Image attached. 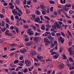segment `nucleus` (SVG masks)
<instances>
[{
  "instance_id": "23",
  "label": "nucleus",
  "mask_w": 74,
  "mask_h": 74,
  "mask_svg": "<svg viewBox=\"0 0 74 74\" xmlns=\"http://www.w3.org/2000/svg\"><path fill=\"white\" fill-rule=\"evenodd\" d=\"M71 6V5L70 4H68V5L67 4H66L65 5V7H70Z\"/></svg>"
},
{
  "instance_id": "50",
  "label": "nucleus",
  "mask_w": 74,
  "mask_h": 74,
  "mask_svg": "<svg viewBox=\"0 0 74 74\" xmlns=\"http://www.w3.org/2000/svg\"><path fill=\"white\" fill-rule=\"evenodd\" d=\"M32 16V17H33V18H34H34H35V17H36V16L34 14H32L31 15Z\"/></svg>"
},
{
  "instance_id": "25",
  "label": "nucleus",
  "mask_w": 74,
  "mask_h": 74,
  "mask_svg": "<svg viewBox=\"0 0 74 74\" xmlns=\"http://www.w3.org/2000/svg\"><path fill=\"white\" fill-rule=\"evenodd\" d=\"M23 27H24V29H27L29 28V26L28 25H24Z\"/></svg>"
},
{
  "instance_id": "7",
  "label": "nucleus",
  "mask_w": 74,
  "mask_h": 74,
  "mask_svg": "<svg viewBox=\"0 0 74 74\" xmlns=\"http://www.w3.org/2000/svg\"><path fill=\"white\" fill-rule=\"evenodd\" d=\"M5 35H7V36H12V34L9 33V31H8V30H6L5 32Z\"/></svg>"
},
{
  "instance_id": "9",
  "label": "nucleus",
  "mask_w": 74,
  "mask_h": 74,
  "mask_svg": "<svg viewBox=\"0 0 74 74\" xmlns=\"http://www.w3.org/2000/svg\"><path fill=\"white\" fill-rule=\"evenodd\" d=\"M30 52L31 56H32L33 55H36V52L34 50Z\"/></svg>"
},
{
  "instance_id": "20",
  "label": "nucleus",
  "mask_w": 74,
  "mask_h": 74,
  "mask_svg": "<svg viewBox=\"0 0 74 74\" xmlns=\"http://www.w3.org/2000/svg\"><path fill=\"white\" fill-rule=\"evenodd\" d=\"M36 14L38 15H40V13L38 10H36Z\"/></svg>"
},
{
  "instance_id": "4",
  "label": "nucleus",
  "mask_w": 74,
  "mask_h": 74,
  "mask_svg": "<svg viewBox=\"0 0 74 74\" xmlns=\"http://www.w3.org/2000/svg\"><path fill=\"white\" fill-rule=\"evenodd\" d=\"M47 38L50 40V41H49V44H52L54 41L53 38L51 37V36H49L47 37Z\"/></svg>"
},
{
  "instance_id": "36",
  "label": "nucleus",
  "mask_w": 74,
  "mask_h": 74,
  "mask_svg": "<svg viewBox=\"0 0 74 74\" xmlns=\"http://www.w3.org/2000/svg\"><path fill=\"white\" fill-rule=\"evenodd\" d=\"M49 3H51V4H55V2L53 1H50Z\"/></svg>"
},
{
  "instance_id": "42",
  "label": "nucleus",
  "mask_w": 74,
  "mask_h": 74,
  "mask_svg": "<svg viewBox=\"0 0 74 74\" xmlns=\"http://www.w3.org/2000/svg\"><path fill=\"white\" fill-rule=\"evenodd\" d=\"M31 3H32V2L30 1H27V4L28 5H30Z\"/></svg>"
},
{
  "instance_id": "30",
  "label": "nucleus",
  "mask_w": 74,
  "mask_h": 74,
  "mask_svg": "<svg viewBox=\"0 0 74 74\" xmlns=\"http://www.w3.org/2000/svg\"><path fill=\"white\" fill-rule=\"evenodd\" d=\"M46 25L47 28H51V25L49 24H47Z\"/></svg>"
},
{
  "instance_id": "63",
  "label": "nucleus",
  "mask_w": 74,
  "mask_h": 74,
  "mask_svg": "<svg viewBox=\"0 0 74 74\" xmlns=\"http://www.w3.org/2000/svg\"><path fill=\"white\" fill-rule=\"evenodd\" d=\"M34 60L35 61V62H38V59L36 58H35L34 59Z\"/></svg>"
},
{
  "instance_id": "34",
  "label": "nucleus",
  "mask_w": 74,
  "mask_h": 74,
  "mask_svg": "<svg viewBox=\"0 0 74 74\" xmlns=\"http://www.w3.org/2000/svg\"><path fill=\"white\" fill-rule=\"evenodd\" d=\"M55 33L54 32H51V34L52 36H55Z\"/></svg>"
},
{
  "instance_id": "8",
  "label": "nucleus",
  "mask_w": 74,
  "mask_h": 74,
  "mask_svg": "<svg viewBox=\"0 0 74 74\" xmlns=\"http://www.w3.org/2000/svg\"><path fill=\"white\" fill-rule=\"evenodd\" d=\"M69 51L70 53V55H74V52H73V51L71 49V48H69Z\"/></svg>"
},
{
  "instance_id": "59",
  "label": "nucleus",
  "mask_w": 74,
  "mask_h": 74,
  "mask_svg": "<svg viewBox=\"0 0 74 74\" xmlns=\"http://www.w3.org/2000/svg\"><path fill=\"white\" fill-rule=\"evenodd\" d=\"M26 2H27V1H26V0H25L24 1V2L23 3V4L24 5H25V4H26Z\"/></svg>"
},
{
  "instance_id": "52",
  "label": "nucleus",
  "mask_w": 74,
  "mask_h": 74,
  "mask_svg": "<svg viewBox=\"0 0 74 74\" xmlns=\"http://www.w3.org/2000/svg\"><path fill=\"white\" fill-rule=\"evenodd\" d=\"M42 14L43 15H46V13L45 12L44 10H42Z\"/></svg>"
},
{
  "instance_id": "48",
  "label": "nucleus",
  "mask_w": 74,
  "mask_h": 74,
  "mask_svg": "<svg viewBox=\"0 0 74 74\" xmlns=\"http://www.w3.org/2000/svg\"><path fill=\"white\" fill-rule=\"evenodd\" d=\"M51 46L52 48H53V47H54V44L53 43H51Z\"/></svg>"
},
{
  "instance_id": "47",
  "label": "nucleus",
  "mask_w": 74,
  "mask_h": 74,
  "mask_svg": "<svg viewBox=\"0 0 74 74\" xmlns=\"http://www.w3.org/2000/svg\"><path fill=\"white\" fill-rule=\"evenodd\" d=\"M54 44L55 45L56 44V45H57V44H58V43L57 41L56 40H55L54 41Z\"/></svg>"
},
{
  "instance_id": "53",
  "label": "nucleus",
  "mask_w": 74,
  "mask_h": 74,
  "mask_svg": "<svg viewBox=\"0 0 74 74\" xmlns=\"http://www.w3.org/2000/svg\"><path fill=\"white\" fill-rule=\"evenodd\" d=\"M43 8L44 11H46V9H47V7L45 6L44 7H44Z\"/></svg>"
},
{
  "instance_id": "28",
  "label": "nucleus",
  "mask_w": 74,
  "mask_h": 74,
  "mask_svg": "<svg viewBox=\"0 0 74 74\" xmlns=\"http://www.w3.org/2000/svg\"><path fill=\"white\" fill-rule=\"evenodd\" d=\"M14 64H15L16 63H19V61L18 60H16L14 61Z\"/></svg>"
},
{
  "instance_id": "40",
  "label": "nucleus",
  "mask_w": 74,
  "mask_h": 74,
  "mask_svg": "<svg viewBox=\"0 0 74 74\" xmlns=\"http://www.w3.org/2000/svg\"><path fill=\"white\" fill-rule=\"evenodd\" d=\"M69 12L70 14H72L74 13V12L73 11L71 10Z\"/></svg>"
},
{
  "instance_id": "29",
  "label": "nucleus",
  "mask_w": 74,
  "mask_h": 74,
  "mask_svg": "<svg viewBox=\"0 0 74 74\" xmlns=\"http://www.w3.org/2000/svg\"><path fill=\"white\" fill-rule=\"evenodd\" d=\"M27 51V50H26V49H24L22 50V53H25V52H26V51Z\"/></svg>"
},
{
  "instance_id": "56",
  "label": "nucleus",
  "mask_w": 74,
  "mask_h": 74,
  "mask_svg": "<svg viewBox=\"0 0 74 74\" xmlns=\"http://www.w3.org/2000/svg\"><path fill=\"white\" fill-rule=\"evenodd\" d=\"M8 26H9V25L8 24L6 23V27L7 28H8V29H9V27H8Z\"/></svg>"
},
{
  "instance_id": "11",
  "label": "nucleus",
  "mask_w": 74,
  "mask_h": 74,
  "mask_svg": "<svg viewBox=\"0 0 74 74\" xmlns=\"http://www.w3.org/2000/svg\"><path fill=\"white\" fill-rule=\"evenodd\" d=\"M12 12L14 14V15H16L17 14H18V12L17 11V10H16V9H13L12 10Z\"/></svg>"
},
{
  "instance_id": "37",
  "label": "nucleus",
  "mask_w": 74,
  "mask_h": 74,
  "mask_svg": "<svg viewBox=\"0 0 74 74\" xmlns=\"http://www.w3.org/2000/svg\"><path fill=\"white\" fill-rule=\"evenodd\" d=\"M44 18H45V19H47L48 20H49V21H50V19H49V18H48V16H45Z\"/></svg>"
},
{
  "instance_id": "33",
  "label": "nucleus",
  "mask_w": 74,
  "mask_h": 74,
  "mask_svg": "<svg viewBox=\"0 0 74 74\" xmlns=\"http://www.w3.org/2000/svg\"><path fill=\"white\" fill-rule=\"evenodd\" d=\"M27 71H28V70H27V69L26 68L24 70L23 72L24 73H26V72H27Z\"/></svg>"
},
{
  "instance_id": "58",
  "label": "nucleus",
  "mask_w": 74,
  "mask_h": 74,
  "mask_svg": "<svg viewBox=\"0 0 74 74\" xmlns=\"http://www.w3.org/2000/svg\"><path fill=\"white\" fill-rule=\"evenodd\" d=\"M58 23L60 24V26L62 24H63V23L61 21H58Z\"/></svg>"
},
{
  "instance_id": "10",
  "label": "nucleus",
  "mask_w": 74,
  "mask_h": 74,
  "mask_svg": "<svg viewBox=\"0 0 74 74\" xmlns=\"http://www.w3.org/2000/svg\"><path fill=\"white\" fill-rule=\"evenodd\" d=\"M54 26H55L56 27H57L58 29L60 28V26H59V23H58L57 22H56L54 23Z\"/></svg>"
},
{
  "instance_id": "55",
  "label": "nucleus",
  "mask_w": 74,
  "mask_h": 74,
  "mask_svg": "<svg viewBox=\"0 0 74 74\" xmlns=\"http://www.w3.org/2000/svg\"><path fill=\"white\" fill-rule=\"evenodd\" d=\"M20 60H22L23 59V56H21L19 58Z\"/></svg>"
},
{
  "instance_id": "32",
  "label": "nucleus",
  "mask_w": 74,
  "mask_h": 74,
  "mask_svg": "<svg viewBox=\"0 0 74 74\" xmlns=\"http://www.w3.org/2000/svg\"><path fill=\"white\" fill-rule=\"evenodd\" d=\"M69 60L70 61V62H74V60L71 58H69Z\"/></svg>"
},
{
  "instance_id": "5",
  "label": "nucleus",
  "mask_w": 74,
  "mask_h": 74,
  "mask_svg": "<svg viewBox=\"0 0 74 74\" xmlns=\"http://www.w3.org/2000/svg\"><path fill=\"white\" fill-rule=\"evenodd\" d=\"M44 41L45 42V45H48L49 43V41H48V39L47 38H44Z\"/></svg>"
},
{
  "instance_id": "6",
  "label": "nucleus",
  "mask_w": 74,
  "mask_h": 74,
  "mask_svg": "<svg viewBox=\"0 0 74 74\" xmlns=\"http://www.w3.org/2000/svg\"><path fill=\"white\" fill-rule=\"evenodd\" d=\"M40 37H36L33 39L34 41L35 42V43H37L40 40Z\"/></svg>"
},
{
  "instance_id": "27",
  "label": "nucleus",
  "mask_w": 74,
  "mask_h": 74,
  "mask_svg": "<svg viewBox=\"0 0 74 74\" xmlns=\"http://www.w3.org/2000/svg\"><path fill=\"white\" fill-rule=\"evenodd\" d=\"M63 59H66L67 58L64 54H63Z\"/></svg>"
},
{
  "instance_id": "21",
  "label": "nucleus",
  "mask_w": 74,
  "mask_h": 74,
  "mask_svg": "<svg viewBox=\"0 0 74 74\" xmlns=\"http://www.w3.org/2000/svg\"><path fill=\"white\" fill-rule=\"evenodd\" d=\"M53 56V58L55 59H56L58 58V57L59 56V55L56 54V55L54 56Z\"/></svg>"
},
{
  "instance_id": "54",
  "label": "nucleus",
  "mask_w": 74,
  "mask_h": 74,
  "mask_svg": "<svg viewBox=\"0 0 74 74\" xmlns=\"http://www.w3.org/2000/svg\"><path fill=\"white\" fill-rule=\"evenodd\" d=\"M25 41H26V42L29 41V38H26L25 39Z\"/></svg>"
},
{
  "instance_id": "2",
  "label": "nucleus",
  "mask_w": 74,
  "mask_h": 74,
  "mask_svg": "<svg viewBox=\"0 0 74 74\" xmlns=\"http://www.w3.org/2000/svg\"><path fill=\"white\" fill-rule=\"evenodd\" d=\"M31 28L28 29H27V33L29 35H33L34 34V32L33 31H31Z\"/></svg>"
},
{
  "instance_id": "13",
  "label": "nucleus",
  "mask_w": 74,
  "mask_h": 74,
  "mask_svg": "<svg viewBox=\"0 0 74 74\" xmlns=\"http://www.w3.org/2000/svg\"><path fill=\"white\" fill-rule=\"evenodd\" d=\"M32 44V41L29 42L27 43H26L25 45L27 46V45H31Z\"/></svg>"
},
{
  "instance_id": "12",
  "label": "nucleus",
  "mask_w": 74,
  "mask_h": 74,
  "mask_svg": "<svg viewBox=\"0 0 74 74\" xmlns=\"http://www.w3.org/2000/svg\"><path fill=\"white\" fill-rule=\"evenodd\" d=\"M63 66L64 65L63 64H61V65H59L58 66V67L59 68V69H63Z\"/></svg>"
},
{
  "instance_id": "35",
  "label": "nucleus",
  "mask_w": 74,
  "mask_h": 74,
  "mask_svg": "<svg viewBox=\"0 0 74 74\" xmlns=\"http://www.w3.org/2000/svg\"><path fill=\"white\" fill-rule=\"evenodd\" d=\"M14 5H12L10 7V8L11 9H14Z\"/></svg>"
},
{
  "instance_id": "61",
  "label": "nucleus",
  "mask_w": 74,
  "mask_h": 74,
  "mask_svg": "<svg viewBox=\"0 0 74 74\" xmlns=\"http://www.w3.org/2000/svg\"><path fill=\"white\" fill-rule=\"evenodd\" d=\"M14 28H15V27H14L13 26H12V27H11L10 28V29H12V30H13Z\"/></svg>"
},
{
  "instance_id": "41",
  "label": "nucleus",
  "mask_w": 74,
  "mask_h": 74,
  "mask_svg": "<svg viewBox=\"0 0 74 74\" xmlns=\"http://www.w3.org/2000/svg\"><path fill=\"white\" fill-rule=\"evenodd\" d=\"M61 34L62 36H64V37H65V34H64V33L63 32H61Z\"/></svg>"
},
{
  "instance_id": "38",
  "label": "nucleus",
  "mask_w": 74,
  "mask_h": 74,
  "mask_svg": "<svg viewBox=\"0 0 74 74\" xmlns=\"http://www.w3.org/2000/svg\"><path fill=\"white\" fill-rule=\"evenodd\" d=\"M34 65H35L36 66H40V63H34Z\"/></svg>"
},
{
  "instance_id": "44",
  "label": "nucleus",
  "mask_w": 74,
  "mask_h": 74,
  "mask_svg": "<svg viewBox=\"0 0 74 74\" xmlns=\"http://www.w3.org/2000/svg\"><path fill=\"white\" fill-rule=\"evenodd\" d=\"M18 74H23V72H21V71H18L17 72Z\"/></svg>"
},
{
  "instance_id": "49",
  "label": "nucleus",
  "mask_w": 74,
  "mask_h": 74,
  "mask_svg": "<svg viewBox=\"0 0 74 74\" xmlns=\"http://www.w3.org/2000/svg\"><path fill=\"white\" fill-rule=\"evenodd\" d=\"M51 31H53V32H54V33H56V32H57V31H55V30H54V29H52V28H51Z\"/></svg>"
},
{
  "instance_id": "22",
  "label": "nucleus",
  "mask_w": 74,
  "mask_h": 74,
  "mask_svg": "<svg viewBox=\"0 0 74 74\" xmlns=\"http://www.w3.org/2000/svg\"><path fill=\"white\" fill-rule=\"evenodd\" d=\"M14 45H15V43H13L9 47V49H10V47L11 48H12L13 47V46H14Z\"/></svg>"
},
{
  "instance_id": "31",
  "label": "nucleus",
  "mask_w": 74,
  "mask_h": 74,
  "mask_svg": "<svg viewBox=\"0 0 74 74\" xmlns=\"http://www.w3.org/2000/svg\"><path fill=\"white\" fill-rule=\"evenodd\" d=\"M4 17V16L3 15L1 14H0V18H3Z\"/></svg>"
},
{
  "instance_id": "24",
  "label": "nucleus",
  "mask_w": 74,
  "mask_h": 74,
  "mask_svg": "<svg viewBox=\"0 0 74 74\" xmlns=\"http://www.w3.org/2000/svg\"><path fill=\"white\" fill-rule=\"evenodd\" d=\"M0 29H1L2 30V32H5V30H6L5 28L2 29L1 28V27H0Z\"/></svg>"
},
{
  "instance_id": "39",
  "label": "nucleus",
  "mask_w": 74,
  "mask_h": 74,
  "mask_svg": "<svg viewBox=\"0 0 74 74\" xmlns=\"http://www.w3.org/2000/svg\"><path fill=\"white\" fill-rule=\"evenodd\" d=\"M40 8H44V5H43L40 4Z\"/></svg>"
},
{
  "instance_id": "64",
  "label": "nucleus",
  "mask_w": 74,
  "mask_h": 74,
  "mask_svg": "<svg viewBox=\"0 0 74 74\" xmlns=\"http://www.w3.org/2000/svg\"><path fill=\"white\" fill-rule=\"evenodd\" d=\"M11 19L12 21H14V16H11Z\"/></svg>"
},
{
  "instance_id": "14",
  "label": "nucleus",
  "mask_w": 74,
  "mask_h": 74,
  "mask_svg": "<svg viewBox=\"0 0 74 74\" xmlns=\"http://www.w3.org/2000/svg\"><path fill=\"white\" fill-rule=\"evenodd\" d=\"M36 22H37V23H38V22H39V21H40V19L38 18V17H36V19L34 20Z\"/></svg>"
},
{
  "instance_id": "60",
  "label": "nucleus",
  "mask_w": 74,
  "mask_h": 74,
  "mask_svg": "<svg viewBox=\"0 0 74 74\" xmlns=\"http://www.w3.org/2000/svg\"><path fill=\"white\" fill-rule=\"evenodd\" d=\"M2 26H4V22L3 21L2 22Z\"/></svg>"
},
{
  "instance_id": "62",
  "label": "nucleus",
  "mask_w": 74,
  "mask_h": 74,
  "mask_svg": "<svg viewBox=\"0 0 74 74\" xmlns=\"http://www.w3.org/2000/svg\"><path fill=\"white\" fill-rule=\"evenodd\" d=\"M68 44L70 47V46H71V45H72L71 44V42H69V43H68Z\"/></svg>"
},
{
  "instance_id": "45",
  "label": "nucleus",
  "mask_w": 74,
  "mask_h": 74,
  "mask_svg": "<svg viewBox=\"0 0 74 74\" xmlns=\"http://www.w3.org/2000/svg\"><path fill=\"white\" fill-rule=\"evenodd\" d=\"M52 70H50L48 71V74H51V73L52 72Z\"/></svg>"
},
{
  "instance_id": "46",
  "label": "nucleus",
  "mask_w": 74,
  "mask_h": 74,
  "mask_svg": "<svg viewBox=\"0 0 74 74\" xmlns=\"http://www.w3.org/2000/svg\"><path fill=\"white\" fill-rule=\"evenodd\" d=\"M61 34H60V33H57L56 34V35L58 37H59V36H60Z\"/></svg>"
},
{
  "instance_id": "57",
  "label": "nucleus",
  "mask_w": 74,
  "mask_h": 74,
  "mask_svg": "<svg viewBox=\"0 0 74 74\" xmlns=\"http://www.w3.org/2000/svg\"><path fill=\"white\" fill-rule=\"evenodd\" d=\"M38 49L39 51H41V49H42V48H41V47H38Z\"/></svg>"
},
{
  "instance_id": "26",
  "label": "nucleus",
  "mask_w": 74,
  "mask_h": 74,
  "mask_svg": "<svg viewBox=\"0 0 74 74\" xmlns=\"http://www.w3.org/2000/svg\"><path fill=\"white\" fill-rule=\"evenodd\" d=\"M14 29L15 30H16V32H17V33H18V30H19V29H18V28L17 27H15L14 28Z\"/></svg>"
},
{
  "instance_id": "43",
  "label": "nucleus",
  "mask_w": 74,
  "mask_h": 74,
  "mask_svg": "<svg viewBox=\"0 0 74 74\" xmlns=\"http://www.w3.org/2000/svg\"><path fill=\"white\" fill-rule=\"evenodd\" d=\"M32 27V28H33L34 29H35V30L37 28L35 26H34V25H32V26H31Z\"/></svg>"
},
{
  "instance_id": "19",
  "label": "nucleus",
  "mask_w": 74,
  "mask_h": 74,
  "mask_svg": "<svg viewBox=\"0 0 74 74\" xmlns=\"http://www.w3.org/2000/svg\"><path fill=\"white\" fill-rule=\"evenodd\" d=\"M15 3L18 5L20 4V2L19 0H15Z\"/></svg>"
},
{
  "instance_id": "3",
  "label": "nucleus",
  "mask_w": 74,
  "mask_h": 74,
  "mask_svg": "<svg viewBox=\"0 0 74 74\" xmlns=\"http://www.w3.org/2000/svg\"><path fill=\"white\" fill-rule=\"evenodd\" d=\"M25 64H26V66L29 67V66H30V65L31 64V62H30V61L29 60H26L25 61Z\"/></svg>"
},
{
  "instance_id": "1",
  "label": "nucleus",
  "mask_w": 74,
  "mask_h": 74,
  "mask_svg": "<svg viewBox=\"0 0 74 74\" xmlns=\"http://www.w3.org/2000/svg\"><path fill=\"white\" fill-rule=\"evenodd\" d=\"M58 41H59V42H60L61 41L62 44H63L64 41V38H62V36H60L59 37V39L58 40Z\"/></svg>"
},
{
  "instance_id": "18",
  "label": "nucleus",
  "mask_w": 74,
  "mask_h": 74,
  "mask_svg": "<svg viewBox=\"0 0 74 74\" xmlns=\"http://www.w3.org/2000/svg\"><path fill=\"white\" fill-rule=\"evenodd\" d=\"M5 21H6V22L8 23H9L10 25H11V24H10V21H9V19L8 18H6L5 19Z\"/></svg>"
},
{
  "instance_id": "16",
  "label": "nucleus",
  "mask_w": 74,
  "mask_h": 74,
  "mask_svg": "<svg viewBox=\"0 0 74 74\" xmlns=\"http://www.w3.org/2000/svg\"><path fill=\"white\" fill-rule=\"evenodd\" d=\"M66 64H65L66 66H68V67H72V64L70 65L69 62H66Z\"/></svg>"
},
{
  "instance_id": "51",
  "label": "nucleus",
  "mask_w": 74,
  "mask_h": 74,
  "mask_svg": "<svg viewBox=\"0 0 74 74\" xmlns=\"http://www.w3.org/2000/svg\"><path fill=\"white\" fill-rule=\"evenodd\" d=\"M69 8H67V7H65L64 11H68V10H69Z\"/></svg>"
},
{
  "instance_id": "17",
  "label": "nucleus",
  "mask_w": 74,
  "mask_h": 74,
  "mask_svg": "<svg viewBox=\"0 0 74 74\" xmlns=\"http://www.w3.org/2000/svg\"><path fill=\"white\" fill-rule=\"evenodd\" d=\"M69 70H73L74 69V63L73 62V64H72V66L69 68Z\"/></svg>"
},
{
  "instance_id": "15",
  "label": "nucleus",
  "mask_w": 74,
  "mask_h": 74,
  "mask_svg": "<svg viewBox=\"0 0 74 74\" xmlns=\"http://www.w3.org/2000/svg\"><path fill=\"white\" fill-rule=\"evenodd\" d=\"M41 30H45V25H42V26L41 27Z\"/></svg>"
}]
</instances>
